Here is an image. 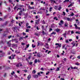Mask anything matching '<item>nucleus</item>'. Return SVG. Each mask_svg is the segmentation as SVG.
Masks as SVG:
<instances>
[{"label": "nucleus", "mask_w": 80, "mask_h": 80, "mask_svg": "<svg viewBox=\"0 0 80 80\" xmlns=\"http://www.w3.org/2000/svg\"><path fill=\"white\" fill-rule=\"evenodd\" d=\"M60 23H59V25H60V27H62V24H63V20H61L60 21Z\"/></svg>", "instance_id": "obj_1"}, {"label": "nucleus", "mask_w": 80, "mask_h": 80, "mask_svg": "<svg viewBox=\"0 0 80 80\" xmlns=\"http://www.w3.org/2000/svg\"><path fill=\"white\" fill-rule=\"evenodd\" d=\"M43 43L42 42H38V45L37 46H39V45H40L41 46H43Z\"/></svg>", "instance_id": "obj_2"}, {"label": "nucleus", "mask_w": 80, "mask_h": 80, "mask_svg": "<svg viewBox=\"0 0 80 80\" xmlns=\"http://www.w3.org/2000/svg\"><path fill=\"white\" fill-rule=\"evenodd\" d=\"M11 42H12V40H10L9 42H7V44L10 47H11Z\"/></svg>", "instance_id": "obj_3"}, {"label": "nucleus", "mask_w": 80, "mask_h": 80, "mask_svg": "<svg viewBox=\"0 0 80 80\" xmlns=\"http://www.w3.org/2000/svg\"><path fill=\"white\" fill-rule=\"evenodd\" d=\"M74 25L76 29H78L79 30H80V27H77V24H75Z\"/></svg>", "instance_id": "obj_4"}, {"label": "nucleus", "mask_w": 80, "mask_h": 80, "mask_svg": "<svg viewBox=\"0 0 80 80\" xmlns=\"http://www.w3.org/2000/svg\"><path fill=\"white\" fill-rule=\"evenodd\" d=\"M22 13L23 11H22V10H21L19 12L18 15H20V16H22Z\"/></svg>", "instance_id": "obj_5"}, {"label": "nucleus", "mask_w": 80, "mask_h": 80, "mask_svg": "<svg viewBox=\"0 0 80 80\" xmlns=\"http://www.w3.org/2000/svg\"><path fill=\"white\" fill-rule=\"evenodd\" d=\"M17 47V45L12 44V47L13 48H16Z\"/></svg>", "instance_id": "obj_6"}, {"label": "nucleus", "mask_w": 80, "mask_h": 80, "mask_svg": "<svg viewBox=\"0 0 80 80\" xmlns=\"http://www.w3.org/2000/svg\"><path fill=\"white\" fill-rule=\"evenodd\" d=\"M33 77L35 78H38V75H33Z\"/></svg>", "instance_id": "obj_7"}, {"label": "nucleus", "mask_w": 80, "mask_h": 80, "mask_svg": "<svg viewBox=\"0 0 80 80\" xmlns=\"http://www.w3.org/2000/svg\"><path fill=\"white\" fill-rule=\"evenodd\" d=\"M50 1L51 2V3H56V2L54 0H50Z\"/></svg>", "instance_id": "obj_8"}, {"label": "nucleus", "mask_w": 80, "mask_h": 80, "mask_svg": "<svg viewBox=\"0 0 80 80\" xmlns=\"http://www.w3.org/2000/svg\"><path fill=\"white\" fill-rule=\"evenodd\" d=\"M34 35H36V36H37L38 37H39V36H40V33H39V32H38V33L36 32L35 33Z\"/></svg>", "instance_id": "obj_9"}, {"label": "nucleus", "mask_w": 80, "mask_h": 80, "mask_svg": "<svg viewBox=\"0 0 80 80\" xmlns=\"http://www.w3.org/2000/svg\"><path fill=\"white\" fill-rule=\"evenodd\" d=\"M65 20H66L68 21H70L71 20H72V19H70V18H65Z\"/></svg>", "instance_id": "obj_10"}, {"label": "nucleus", "mask_w": 80, "mask_h": 80, "mask_svg": "<svg viewBox=\"0 0 80 80\" xmlns=\"http://www.w3.org/2000/svg\"><path fill=\"white\" fill-rule=\"evenodd\" d=\"M55 45H58L59 48L61 47V44H59L58 43H56L55 44Z\"/></svg>", "instance_id": "obj_11"}, {"label": "nucleus", "mask_w": 80, "mask_h": 80, "mask_svg": "<svg viewBox=\"0 0 80 80\" xmlns=\"http://www.w3.org/2000/svg\"><path fill=\"white\" fill-rule=\"evenodd\" d=\"M63 37H65V38H66V36H67V32H65V33L63 34Z\"/></svg>", "instance_id": "obj_12"}, {"label": "nucleus", "mask_w": 80, "mask_h": 80, "mask_svg": "<svg viewBox=\"0 0 80 80\" xmlns=\"http://www.w3.org/2000/svg\"><path fill=\"white\" fill-rule=\"evenodd\" d=\"M30 78H31V75H29L27 77L28 80H30Z\"/></svg>", "instance_id": "obj_13"}, {"label": "nucleus", "mask_w": 80, "mask_h": 80, "mask_svg": "<svg viewBox=\"0 0 80 80\" xmlns=\"http://www.w3.org/2000/svg\"><path fill=\"white\" fill-rule=\"evenodd\" d=\"M6 42V40H5L4 39L3 41H1V43H3V44L5 43Z\"/></svg>", "instance_id": "obj_14"}, {"label": "nucleus", "mask_w": 80, "mask_h": 80, "mask_svg": "<svg viewBox=\"0 0 80 80\" xmlns=\"http://www.w3.org/2000/svg\"><path fill=\"white\" fill-rule=\"evenodd\" d=\"M28 7L29 9H34V7H31L30 6V5L28 6Z\"/></svg>", "instance_id": "obj_15"}, {"label": "nucleus", "mask_w": 80, "mask_h": 80, "mask_svg": "<svg viewBox=\"0 0 80 80\" xmlns=\"http://www.w3.org/2000/svg\"><path fill=\"white\" fill-rule=\"evenodd\" d=\"M18 8V5H17L14 7V10H16Z\"/></svg>", "instance_id": "obj_16"}, {"label": "nucleus", "mask_w": 80, "mask_h": 80, "mask_svg": "<svg viewBox=\"0 0 80 80\" xmlns=\"http://www.w3.org/2000/svg\"><path fill=\"white\" fill-rule=\"evenodd\" d=\"M20 64H21V63H19L17 65H16V67H19V66H20Z\"/></svg>", "instance_id": "obj_17"}, {"label": "nucleus", "mask_w": 80, "mask_h": 80, "mask_svg": "<svg viewBox=\"0 0 80 80\" xmlns=\"http://www.w3.org/2000/svg\"><path fill=\"white\" fill-rule=\"evenodd\" d=\"M70 15L71 17H73V16L74 15V13H73V12H71Z\"/></svg>", "instance_id": "obj_18"}, {"label": "nucleus", "mask_w": 80, "mask_h": 80, "mask_svg": "<svg viewBox=\"0 0 80 80\" xmlns=\"http://www.w3.org/2000/svg\"><path fill=\"white\" fill-rule=\"evenodd\" d=\"M15 41L16 42V43H18V39H14Z\"/></svg>", "instance_id": "obj_19"}, {"label": "nucleus", "mask_w": 80, "mask_h": 80, "mask_svg": "<svg viewBox=\"0 0 80 80\" xmlns=\"http://www.w3.org/2000/svg\"><path fill=\"white\" fill-rule=\"evenodd\" d=\"M59 70H60V68H57L56 70V71H57V72H58V71H59Z\"/></svg>", "instance_id": "obj_20"}, {"label": "nucleus", "mask_w": 80, "mask_h": 80, "mask_svg": "<svg viewBox=\"0 0 80 80\" xmlns=\"http://www.w3.org/2000/svg\"><path fill=\"white\" fill-rule=\"evenodd\" d=\"M37 62H38L37 59H35L34 61V63H37Z\"/></svg>", "instance_id": "obj_21"}, {"label": "nucleus", "mask_w": 80, "mask_h": 80, "mask_svg": "<svg viewBox=\"0 0 80 80\" xmlns=\"http://www.w3.org/2000/svg\"><path fill=\"white\" fill-rule=\"evenodd\" d=\"M15 72H14V71H12V72L11 73V75H13V74H15Z\"/></svg>", "instance_id": "obj_22"}, {"label": "nucleus", "mask_w": 80, "mask_h": 80, "mask_svg": "<svg viewBox=\"0 0 80 80\" xmlns=\"http://www.w3.org/2000/svg\"><path fill=\"white\" fill-rule=\"evenodd\" d=\"M51 27H52V28H53V27H55V26L54 25V24H52V25H51Z\"/></svg>", "instance_id": "obj_23"}, {"label": "nucleus", "mask_w": 80, "mask_h": 80, "mask_svg": "<svg viewBox=\"0 0 80 80\" xmlns=\"http://www.w3.org/2000/svg\"><path fill=\"white\" fill-rule=\"evenodd\" d=\"M36 73V71H35V70H33L32 72V73L34 74V73Z\"/></svg>", "instance_id": "obj_24"}, {"label": "nucleus", "mask_w": 80, "mask_h": 80, "mask_svg": "<svg viewBox=\"0 0 80 80\" xmlns=\"http://www.w3.org/2000/svg\"><path fill=\"white\" fill-rule=\"evenodd\" d=\"M56 32H59V31H60V29H56Z\"/></svg>", "instance_id": "obj_25"}, {"label": "nucleus", "mask_w": 80, "mask_h": 80, "mask_svg": "<svg viewBox=\"0 0 80 80\" xmlns=\"http://www.w3.org/2000/svg\"><path fill=\"white\" fill-rule=\"evenodd\" d=\"M71 6H73V4H70V5H69L68 7H71Z\"/></svg>", "instance_id": "obj_26"}, {"label": "nucleus", "mask_w": 80, "mask_h": 80, "mask_svg": "<svg viewBox=\"0 0 80 80\" xmlns=\"http://www.w3.org/2000/svg\"><path fill=\"white\" fill-rule=\"evenodd\" d=\"M69 2V0H65L64 1V3H65V2Z\"/></svg>", "instance_id": "obj_27"}, {"label": "nucleus", "mask_w": 80, "mask_h": 80, "mask_svg": "<svg viewBox=\"0 0 80 80\" xmlns=\"http://www.w3.org/2000/svg\"><path fill=\"white\" fill-rule=\"evenodd\" d=\"M8 23V22H6L5 23V24H4V25H5L6 26V25H7Z\"/></svg>", "instance_id": "obj_28"}, {"label": "nucleus", "mask_w": 80, "mask_h": 80, "mask_svg": "<svg viewBox=\"0 0 80 80\" xmlns=\"http://www.w3.org/2000/svg\"><path fill=\"white\" fill-rule=\"evenodd\" d=\"M52 34H54V35H55V34H56V32H52L51 33V35H52Z\"/></svg>", "instance_id": "obj_29"}, {"label": "nucleus", "mask_w": 80, "mask_h": 80, "mask_svg": "<svg viewBox=\"0 0 80 80\" xmlns=\"http://www.w3.org/2000/svg\"><path fill=\"white\" fill-rule=\"evenodd\" d=\"M15 53L17 54V53H20V52H18L17 51H15Z\"/></svg>", "instance_id": "obj_30"}, {"label": "nucleus", "mask_w": 80, "mask_h": 80, "mask_svg": "<svg viewBox=\"0 0 80 80\" xmlns=\"http://www.w3.org/2000/svg\"><path fill=\"white\" fill-rule=\"evenodd\" d=\"M9 2L10 3H12V4H13V2H12V1L11 0H9Z\"/></svg>", "instance_id": "obj_31"}, {"label": "nucleus", "mask_w": 80, "mask_h": 80, "mask_svg": "<svg viewBox=\"0 0 80 80\" xmlns=\"http://www.w3.org/2000/svg\"><path fill=\"white\" fill-rule=\"evenodd\" d=\"M64 27H68V24H67V23H65L64 24Z\"/></svg>", "instance_id": "obj_32"}, {"label": "nucleus", "mask_w": 80, "mask_h": 80, "mask_svg": "<svg viewBox=\"0 0 80 80\" xmlns=\"http://www.w3.org/2000/svg\"><path fill=\"white\" fill-rule=\"evenodd\" d=\"M30 30L28 29H26V32H29V31Z\"/></svg>", "instance_id": "obj_33"}, {"label": "nucleus", "mask_w": 80, "mask_h": 80, "mask_svg": "<svg viewBox=\"0 0 80 80\" xmlns=\"http://www.w3.org/2000/svg\"><path fill=\"white\" fill-rule=\"evenodd\" d=\"M18 7H24L23 6V5H18Z\"/></svg>", "instance_id": "obj_34"}, {"label": "nucleus", "mask_w": 80, "mask_h": 80, "mask_svg": "<svg viewBox=\"0 0 80 80\" xmlns=\"http://www.w3.org/2000/svg\"><path fill=\"white\" fill-rule=\"evenodd\" d=\"M27 28H31V27L30 26H27Z\"/></svg>", "instance_id": "obj_35"}, {"label": "nucleus", "mask_w": 80, "mask_h": 80, "mask_svg": "<svg viewBox=\"0 0 80 80\" xmlns=\"http://www.w3.org/2000/svg\"><path fill=\"white\" fill-rule=\"evenodd\" d=\"M52 8H50L49 9V12H52Z\"/></svg>", "instance_id": "obj_36"}, {"label": "nucleus", "mask_w": 80, "mask_h": 80, "mask_svg": "<svg viewBox=\"0 0 80 80\" xmlns=\"http://www.w3.org/2000/svg\"><path fill=\"white\" fill-rule=\"evenodd\" d=\"M54 20H58V19L57 18V17L54 18Z\"/></svg>", "instance_id": "obj_37"}, {"label": "nucleus", "mask_w": 80, "mask_h": 80, "mask_svg": "<svg viewBox=\"0 0 80 80\" xmlns=\"http://www.w3.org/2000/svg\"><path fill=\"white\" fill-rule=\"evenodd\" d=\"M55 8H54V9H55V10H57V6H55Z\"/></svg>", "instance_id": "obj_38"}, {"label": "nucleus", "mask_w": 80, "mask_h": 80, "mask_svg": "<svg viewBox=\"0 0 80 80\" xmlns=\"http://www.w3.org/2000/svg\"><path fill=\"white\" fill-rule=\"evenodd\" d=\"M52 28H49V32H51V31H52Z\"/></svg>", "instance_id": "obj_39"}, {"label": "nucleus", "mask_w": 80, "mask_h": 80, "mask_svg": "<svg viewBox=\"0 0 80 80\" xmlns=\"http://www.w3.org/2000/svg\"><path fill=\"white\" fill-rule=\"evenodd\" d=\"M29 25V24L27 22L26 24V27H27Z\"/></svg>", "instance_id": "obj_40"}, {"label": "nucleus", "mask_w": 80, "mask_h": 80, "mask_svg": "<svg viewBox=\"0 0 80 80\" xmlns=\"http://www.w3.org/2000/svg\"><path fill=\"white\" fill-rule=\"evenodd\" d=\"M29 45H30L29 44L28 45H27L26 46H27V47L26 48H28L29 47Z\"/></svg>", "instance_id": "obj_41"}, {"label": "nucleus", "mask_w": 80, "mask_h": 80, "mask_svg": "<svg viewBox=\"0 0 80 80\" xmlns=\"http://www.w3.org/2000/svg\"><path fill=\"white\" fill-rule=\"evenodd\" d=\"M71 44H72V45H73V47H75V43H74V44H73V43H71Z\"/></svg>", "instance_id": "obj_42"}, {"label": "nucleus", "mask_w": 80, "mask_h": 80, "mask_svg": "<svg viewBox=\"0 0 80 80\" xmlns=\"http://www.w3.org/2000/svg\"><path fill=\"white\" fill-rule=\"evenodd\" d=\"M12 37V36L11 35L8 36V38H9V39L10 38H11V37Z\"/></svg>", "instance_id": "obj_43"}, {"label": "nucleus", "mask_w": 80, "mask_h": 80, "mask_svg": "<svg viewBox=\"0 0 80 80\" xmlns=\"http://www.w3.org/2000/svg\"><path fill=\"white\" fill-rule=\"evenodd\" d=\"M2 51H0V55H2Z\"/></svg>", "instance_id": "obj_44"}, {"label": "nucleus", "mask_w": 80, "mask_h": 80, "mask_svg": "<svg viewBox=\"0 0 80 80\" xmlns=\"http://www.w3.org/2000/svg\"><path fill=\"white\" fill-rule=\"evenodd\" d=\"M62 8L60 7L59 8H58V10H59V11L60 10V9Z\"/></svg>", "instance_id": "obj_45"}, {"label": "nucleus", "mask_w": 80, "mask_h": 80, "mask_svg": "<svg viewBox=\"0 0 80 80\" xmlns=\"http://www.w3.org/2000/svg\"><path fill=\"white\" fill-rule=\"evenodd\" d=\"M37 56H38V57H41L40 55L39 54H38Z\"/></svg>", "instance_id": "obj_46"}, {"label": "nucleus", "mask_w": 80, "mask_h": 80, "mask_svg": "<svg viewBox=\"0 0 80 80\" xmlns=\"http://www.w3.org/2000/svg\"><path fill=\"white\" fill-rule=\"evenodd\" d=\"M75 64H76V65L78 66L79 65H80V64L79 63H75Z\"/></svg>", "instance_id": "obj_47"}, {"label": "nucleus", "mask_w": 80, "mask_h": 80, "mask_svg": "<svg viewBox=\"0 0 80 80\" xmlns=\"http://www.w3.org/2000/svg\"><path fill=\"white\" fill-rule=\"evenodd\" d=\"M66 43H68L69 42H68V40H66Z\"/></svg>", "instance_id": "obj_48"}, {"label": "nucleus", "mask_w": 80, "mask_h": 80, "mask_svg": "<svg viewBox=\"0 0 80 80\" xmlns=\"http://www.w3.org/2000/svg\"><path fill=\"white\" fill-rule=\"evenodd\" d=\"M29 65H32V64H33V62H29Z\"/></svg>", "instance_id": "obj_49"}, {"label": "nucleus", "mask_w": 80, "mask_h": 80, "mask_svg": "<svg viewBox=\"0 0 80 80\" xmlns=\"http://www.w3.org/2000/svg\"><path fill=\"white\" fill-rule=\"evenodd\" d=\"M38 75H39V76H41V75H40V72H38L37 73Z\"/></svg>", "instance_id": "obj_50"}, {"label": "nucleus", "mask_w": 80, "mask_h": 80, "mask_svg": "<svg viewBox=\"0 0 80 80\" xmlns=\"http://www.w3.org/2000/svg\"><path fill=\"white\" fill-rule=\"evenodd\" d=\"M6 76H7V74L6 73H4V77H6Z\"/></svg>", "instance_id": "obj_51"}, {"label": "nucleus", "mask_w": 80, "mask_h": 80, "mask_svg": "<svg viewBox=\"0 0 80 80\" xmlns=\"http://www.w3.org/2000/svg\"><path fill=\"white\" fill-rule=\"evenodd\" d=\"M63 15L64 16H65V12H63Z\"/></svg>", "instance_id": "obj_52"}, {"label": "nucleus", "mask_w": 80, "mask_h": 80, "mask_svg": "<svg viewBox=\"0 0 80 80\" xmlns=\"http://www.w3.org/2000/svg\"><path fill=\"white\" fill-rule=\"evenodd\" d=\"M32 48H35V45H34V46H33V44L32 45Z\"/></svg>", "instance_id": "obj_53"}, {"label": "nucleus", "mask_w": 80, "mask_h": 80, "mask_svg": "<svg viewBox=\"0 0 80 80\" xmlns=\"http://www.w3.org/2000/svg\"><path fill=\"white\" fill-rule=\"evenodd\" d=\"M77 58H78L79 59H80V56H78L77 57Z\"/></svg>", "instance_id": "obj_54"}, {"label": "nucleus", "mask_w": 80, "mask_h": 80, "mask_svg": "<svg viewBox=\"0 0 80 80\" xmlns=\"http://www.w3.org/2000/svg\"><path fill=\"white\" fill-rule=\"evenodd\" d=\"M42 33L43 34V35H45V34H46V33H45V32L43 31H42Z\"/></svg>", "instance_id": "obj_55"}, {"label": "nucleus", "mask_w": 80, "mask_h": 80, "mask_svg": "<svg viewBox=\"0 0 80 80\" xmlns=\"http://www.w3.org/2000/svg\"><path fill=\"white\" fill-rule=\"evenodd\" d=\"M37 22H38V23L39 22V21H40V19H38L37 20H36Z\"/></svg>", "instance_id": "obj_56"}, {"label": "nucleus", "mask_w": 80, "mask_h": 80, "mask_svg": "<svg viewBox=\"0 0 80 80\" xmlns=\"http://www.w3.org/2000/svg\"><path fill=\"white\" fill-rule=\"evenodd\" d=\"M71 34H73V33H74V32H73V31H71Z\"/></svg>", "instance_id": "obj_57"}, {"label": "nucleus", "mask_w": 80, "mask_h": 80, "mask_svg": "<svg viewBox=\"0 0 80 80\" xmlns=\"http://www.w3.org/2000/svg\"><path fill=\"white\" fill-rule=\"evenodd\" d=\"M18 17H16V18L17 20H18Z\"/></svg>", "instance_id": "obj_58"}, {"label": "nucleus", "mask_w": 80, "mask_h": 80, "mask_svg": "<svg viewBox=\"0 0 80 80\" xmlns=\"http://www.w3.org/2000/svg\"><path fill=\"white\" fill-rule=\"evenodd\" d=\"M22 39H23V37H20L19 38V40H22Z\"/></svg>", "instance_id": "obj_59"}, {"label": "nucleus", "mask_w": 80, "mask_h": 80, "mask_svg": "<svg viewBox=\"0 0 80 80\" xmlns=\"http://www.w3.org/2000/svg\"><path fill=\"white\" fill-rule=\"evenodd\" d=\"M78 68L76 67H74L73 68V69H77Z\"/></svg>", "instance_id": "obj_60"}, {"label": "nucleus", "mask_w": 80, "mask_h": 80, "mask_svg": "<svg viewBox=\"0 0 80 80\" xmlns=\"http://www.w3.org/2000/svg\"><path fill=\"white\" fill-rule=\"evenodd\" d=\"M30 58H31V57L30 56H29L28 57V60H30Z\"/></svg>", "instance_id": "obj_61"}, {"label": "nucleus", "mask_w": 80, "mask_h": 80, "mask_svg": "<svg viewBox=\"0 0 80 80\" xmlns=\"http://www.w3.org/2000/svg\"><path fill=\"white\" fill-rule=\"evenodd\" d=\"M11 41L12 42H13L15 41V39H12Z\"/></svg>", "instance_id": "obj_62"}, {"label": "nucleus", "mask_w": 80, "mask_h": 80, "mask_svg": "<svg viewBox=\"0 0 80 80\" xmlns=\"http://www.w3.org/2000/svg\"><path fill=\"white\" fill-rule=\"evenodd\" d=\"M31 5H33V2H31Z\"/></svg>", "instance_id": "obj_63"}, {"label": "nucleus", "mask_w": 80, "mask_h": 80, "mask_svg": "<svg viewBox=\"0 0 80 80\" xmlns=\"http://www.w3.org/2000/svg\"><path fill=\"white\" fill-rule=\"evenodd\" d=\"M49 73V71H48L46 73V75H47Z\"/></svg>", "instance_id": "obj_64"}]
</instances>
